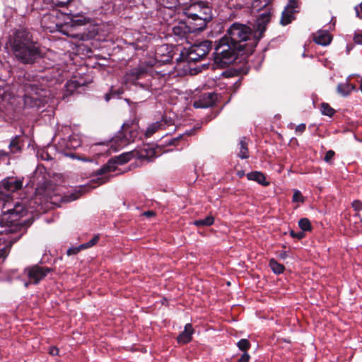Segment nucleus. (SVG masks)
Here are the masks:
<instances>
[{"label": "nucleus", "mask_w": 362, "mask_h": 362, "mask_svg": "<svg viewBox=\"0 0 362 362\" xmlns=\"http://www.w3.org/2000/svg\"><path fill=\"white\" fill-rule=\"evenodd\" d=\"M272 0H254L252 8L259 11L265 8L253 25V28L250 26L234 23L227 30L226 34L221 38L223 44L228 42L238 52H246V55H251L259 41L264 37L268 24L272 18V7L269 5Z\"/></svg>", "instance_id": "f257e3e1"}, {"label": "nucleus", "mask_w": 362, "mask_h": 362, "mask_svg": "<svg viewBox=\"0 0 362 362\" xmlns=\"http://www.w3.org/2000/svg\"><path fill=\"white\" fill-rule=\"evenodd\" d=\"M23 178L8 177L0 182V202H2L0 226L8 229L0 230V234L26 230L33 223L32 218L21 219L27 216L28 209L19 202L13 203L10 199L11 194L21 189Z\"/></svg>", "instance_id": "f03ea898"}, {"label": "nucleus", "mask_w": 362, "mask_h": 362, "mask_svg": "<svg viewBox=\"0 0 362 362\" xmlns=\"http://www.w3.org/2000/svg\"><path fill=\"white\" fill-rule=\"evenodd\" d=\"M6 45L15 58L23 64L33 65L45 57L41 44L34 40L33 34L27 28L13 30Z\"/></svg>", "instance_id": "7ed1b4c3"}, {"label": "nucleus", "mask_w": 362, "mask_h": 362, "mask_svg": "<svg viewBox=\"0 0 362 362\" xmlns=\"http://www.w3.org/2000/svg\"><path fill=\"white\" fill-rule=\"evenodd\" d=\"M139 119L136 117L123 123L122 129L110 141V148L117 151L136 139H141L142 134L139 129Z\"/></svg>", "instance_id": "20e7f679"}, {"label": "nucleus", "mask_w": 362, "mask_h": 362, "mask_svg": "<svg viewBox=\"0 0 362 362\" xmlns=\"http://www.w3.org/2000/svg\"><path fill=\"white\" fill-rule=\"evenodd\" d=\"M214 53V62L217 67L224 69L228 67L237 60L240 62L245 60L249 55H246V52H238L237 49H234L230 46V43L223 44L218 40V43L215 48Z\"/></svg>", "instance_id": "39448f33"}, {"label": "nucleus", "mask_w": 362, "mask_h": 362, "mask_svg": "<svg viewBox=\"0 0 362 362\" xmlns=\"http://www.w3.org/2000/svg\"><path fill=\"white\" fill-rule=\"evenodd\" d=\"M184 14L199 31L206 29V25L212 20L211 8L204 2L198 1L184 10Z\"/></svg>", "instance_id": "423d86ee"}, {"label": "nucleus", "mask_w": 362, "mask_h": 362, "mask_svg": "<svg viewBox=\"0 0 362 362\" xmlns=\"http://www.w3.org/2000/svg\"><path fill=\"white\" fill-rule=\"evenodd\" d=\"M69 18L70 21L64 24L66 30L63 33L65 35L81 41L89 40L95 37V31L86 32L81 29L90 23V18L80 14H71Z\"/></svg>", "instance_id": "0eeeda50"}, {"label": "nucleus", "mask_w": 362, "mask_h": 362, "mask_svg": "<svg viewBox=\"0 0 362 362\" xmlns=\"http://www.w3.org/2000/svg\"><path fill=\"white\" fill-rule=\"evenodd\" d=\"M24 106L26 108L40 107L47 103V90L41 88L37 83H25L23 85Z\"/></svg>", "instance_id": "6e6552de"}, {"label": "nucleus", "mask_w": 362, "mask_h": 362, "mask_svg": "<svg viewBox=\"0 0 362 362\" xmlns=\"http://www.w3.org/2000/svg\"><path fill=\"white\" fill-rule=\"evenodd\" d=\"M212 47V42L204 40L199 44H195L189 48H184L180 53V60L188 63L197 62L202 60Z\"/></svg>", "instance_id": "1a4fd4ad"}, {"label": "nucleus", "mask_w": 362, "mask_h": 362, "mask_svg": "<svg viewBox=\"0 0 362 362\" xmlns=\"http://www.w3.org/2000/svg\"><path fill=\"white\" fill-rule=\"evenodd\" d=\"M199 28H197L187 18L186 20L180 21L177 25L173 28V33L176 36L178 40H187L191 33H199Z\"/></svg>", "instance_id": "9d476101"}, {"label": "nucleus", "mask_w": 362, "mask_h": 362, "mask_svg": "<svg viewBox=\"0 0 362 362\" xmlns=\"http://www.w3.org/2000/svg\"><path fill=\"white\" fill-rule=\"evenodd\" d=\"M132 158H135L134 151L123 153L119 156L111 158L105 165L98 170V174L102 175L107 173L114 172L116 170V167L115 166V164H124L129 161Z\"/></svg>", "instance_id": "9b49d317"}, {"label": "nucleus", "mask_w": 362, "mask_h": 362, "mask_svg": "<svg viewBox=\"0 0 362 362\" xmlns=\"http://www.w3.org/2000/svg\"><path fill=\"white\" fill-rule=\"evenodd\" d=\"M52 271V269L49 267L35 264L25 267L24 273L27 274L30 282L36 285L44 279Z\"/></svg>", "instance_id": "f8f14e48"}, {"label": "nucleus", "mask_w": 362, "mask_h": 362, "mask_svg": "<svg viewBox=\"0 0 362 362\" xmlns=\"http://www.w3.org/2000/svg\"><path fill=\"white\" fill-rule=\"evenodd\" d=\"M82 144L81 137L79 134H72L66 138H62L57 143L59 150L65 151L66 150L76 149L81 146ZM64 153L71 158H76V154L71 153Z\"/></svg>", "instance_id": "ddd939ff"}, {"label": "nucleus", "mask_w": 362, "mask_h": 362, "mask_svg": "<svg viewBox=\"0 0 362 362\" xmlns=\"http://www.w3.org/2000/svg\"><path fill=\"white\" fill-rule=\"evenodd\" d=\"M218 98V94L215 93H203L194 102L193 106L196 108L209 107L215 105Z\"/></svg>", "instance_id": "4468645a"}, {"label": "nucleus", "mask_w": 362, "mask_h": 362, "mask_svg": "<svg viewBox=\"0 0 362 362\" xmlns=\"http://www.w3.org/2000/svg\"><path fill=\"white\" fill-rule=\"evenodd\" d=\"M23 230V231L21 232L20 235L11 239H4L3 238H0V264L4 261L9 254L12 245L21 238L23 233L25 231L24 230Z\"/></svg>", "instance_id": "2eb2a0df"}, {"label": "nucleus", "mask_w": 362, "mask_h": 362, "mask_svg": "<svg viewBox=\"0 0 362 362\" xmlns=\"http://www.w3.org/2000/svg\"><path fill=\"white\" fill-rule=\"evenodd\" d=\"M147 69L144 66L134 67L129 70L124 76L126 83H135L139 79L146 76Z\"/></svg>", "instance_id": "dca6fc26"}, {"label": "nucleus", "mask_w": 362, "mask_h": 362, "mask_svg": "<svg viewBox=\"0 0 362 362\" xmlns=\"http://www.w3.org/2000/svg\"><path fill=\"white\" fill-rule=\"evenodd\" d=\"M135 158H138L142 160H151L153 158L157 156L156 149L151 147L150 146H144L143 148L135 150Z\"/></svg>", "instance_id": "f3484780"}, {"label": "nucleus", "mask_w": 362, "mask_h": 362, "mask_svg": "<svg viewBox=\"0 0 362 362\" xmlns=\"http://www.w3.org/2000/svg\"><path fill=\"white\" fill-rule=\"evenodd\" d=\"M194 330L192 324H186L184 331L182 332L177 337V342L182 344H186L190 342L192 339V334H194Z\"/></svg>", "instance_id": "a211bd4d"}, {"label": "nucleus", "mask_w": 362, "mask_h": 362, "mask_svg": "<svg viewBox=\"0 0 362 362\" xmlns=\"http://www.w3.org/2000/svg\"><path fill=\"white\" fill-rule=\"evenodd\" d=\"M81 87V84L76 81H68L64 86V91L63 93V99H65L69 95H73L77 91L78 88Z\"/></svg>", "instance_id": "6ab92c4d"}, {"label": "nucleus", "mask_w": 362, "mask_h": 362, "mask_svg": "<svg viewBox=\"0 0 362 362\" xmlns=\"http://www.w3.org/2000/svg\"><path fill=\"white\" fill-rule=\"evenodd\" d=\"M247 178L249 180H253L262 186L269 185V182L266 180V177L264 173L260 171H252L247 174Z\"/></svg>", "instance_id": "aec40b11"}, {"label": "nucleus", "mask_w": 362, "mask_h": 362, "mask_svg": "<svg viewBox=\"0 0 362 362\" xmlns=\"http://www.w3.org/2000/svg\"><path fill=\"white\" fill-rule=\"evenodd\" d=\"M249 139L245 136L240 138L239 141L240 148L238 153V156L241 159H247L250 157V153L248 149V141Z\"/></svg>", "instance_id": "412c9836"}, {"label": "nucleus", "mask_w": 362, "mask_h": 362, "mask_svg": "<svg viewBox=\"0 0 362 362\" xmlns=\"http://www.w3.org/2000/svg\"><path fill=\"white\" fill-rule=\"evenodd\" d=\"M354 89L356 86L348 82L341 83L337 86V92L343 96L348 95Z\"/></svg>", "instance_id": "4be33fe9"}, {"label": "nucleus", "mask_w": 362, "mask_h": 362, "mask_svg": "<svg viewBox=\"0 0 362 362\" xmlns=\"http://www.w3.org/2000/svg\"><path fill=\"white\" fill-rule=\"evenodd\" d=\"M162 122L157 121L154 123L151 124L146 129L144 136L146 138H149L153 136L156 132L160 129H163Z\"/></svg>", "instance_id": "5701e85b"}, {"label": "nucleus", "mask_w": 362, "mask_h": 362, "mask_svg": "<svg viewBox=\"0 0 362 362\" xmlns=\"http://www.w3.org/2000/svg\"><path fill=\"white\" fill-rule=\"evenodd\" d=\"M269 266L275 274H281L285 271V267L279 263L274 258L269 259Z\"/></svg>", "instance_id": "b1692460"}, {"label": "nucleus", "mask_w": 362, "mask_h": 362, "mask_svg": "<svg viewBox=\"0 0 362 362\" xmlns=\"http://www.w3.org/2000/svg\"><path fill=\"white\" fill-rule=\"evenodd\" d=\"M214 223V217L212 215H209L204 218L195 220L194 225L197 227L210 226Z\"/></svg>", "instance_id": "393cba45"}, {"label": "nucleus", "mask_w": 362, "mask_h": 362, "mask_svg": "<svg viewBox=\"0 0 362 362\" xmlns=\"http://www.w3.org/2000/svg\"><path fill=\"white\" fill-rule=\"evenodd\" d=\"M314 41L318 45L325 46L331 42L332 36L329 33L320 34L314 38Z\"/></svg>", "instance_id": "a878e982"}, {"label": "nucleus", "mask_w": 362, "mask_h": 362, "mask_svg": "<svg viewBox=\"0 0 362 362\" xmlns=\"http://www.w3.org/2000/svg\"><path fill=\"white\" fill-rule=\"evenodd\" d=\"M124 90L122 88H115L112 86L108 93L104 95L105 100L108 102L112 98H119L120 95L123 94Z\"/></svg>", "instance_id": "bb28decb"}, {"label": "nucleus", "mask_w": 362, "mask_h": 362, "mask_svg": "<svg viewBox=\"0 0 362 362\" xmlns=\"http://www.w3.org/2000/svg\"><path fill=\"white\" fill-rule=\"evenodd\" d=\"M293 11H288L285 8V10L281 13V18L280 23L283 25H286L291 23L293 19Z\"/></svg>", "instance_id": "cd10ccee"}, {"label": "nucleus", "mask_w": 362, "mask_h": 362, "mask_svg": "<svg viewBox=\"0 0 362 362\" xmlns=\"http://www.w3.org/2000/svg\"><path fill=\"white\" fill-rule=\"evenodd\" d=\"M8 148L11 153H16L21 151L20 146V136H16L13 138L9 144Z\"/></svg>", "instance_id": "c85d7f7f"}, {"label": "nucleus", "mask_w": 362, "mask_h": 362, "mask_svg": "<svg viewBox=\"0 0 362 362\" xmlns=\"http://www.w3.org/2000/svg\"><path fill=\"white\" fill-rule=\"evenodd\" d=\"M298 226L302 232L311 231L313 229L310 220L307 218H302L298 221Z\"/></svg>", "instance_id": "c756f323"}, {"label": "nucleus", "mask_w": 362, "mask_h": 362, "mask_svg": "<svg viewBox=\"0 0 362 362\" xmlns=\"http://www.w3.org/2000/svg\"><path fill=\"white\" fill-rule=\"evenodd\" d=\"M237 346L240 351L247 352L250 349V342L247 339H241L237 343Z\"/></svg>", "instance_id": "7c9ffc66"}, {"label": "nucleus", "mask_w": 362, "mask_h": 362, "mask_svg": "<svg viewBox=\"0 0 362 362\" xmlns=\"http://www.w3.org/2000/svg\"><path fill=\"white\" fill-rule=\"evenodd\" d=\"M100 240V235H95L91 240H90L88 242L81 244V248H83V250L91 247L94 245H95Z\"/></svg>", "instance_id": "2f4dec72"}, {"label": "nucleus", "mask_w": 362, "mask_h": 362, "mask_svg": "<svg viewBox=\"0 0 362 362\" xmlns=\"http://www.w3.org/2000/svg\"><path fill=\"white\" fill-rule=\"evenodd\" d=\"M163 5L168 8H175L180 5V0H161Z\"/></svg>", "instance_id": "473e14b6"}, {"label": "nucleus", "mask_w": 362, "mask_h": 362, "mask_svg": "<svg viewBox=\"0 0 362 362\" xmlns=\"http://www.w3.org/2000/svg\"><path fill=\"white\" fill-rule=\"evenodd\" d=\"M321 113H335L334 109L330 107L328 103H322L320 106Z\"/></svg>", "instance_id": "72a5a7b5"}, {"label": "nucleus", "mask_w": 362, "mask_h": 362, "mask_svg": "<svg viewBox=\"0 0 362 362\" xmlns=\"http://www.w3.org/2000/svg\"><path fill=\"white\" fill-rule=\"evenodd\" d=\"M160 122H162V127L164 129L165 126H170L174 124L173 119L170 117H168L167 115H163L162 119L160 121Z\"/></svg>", "instance_id": "f704fd0d"}, {"label": "nucleus", "mask_w": 362, "mask_h": 362, "mask_svg": "<svg viewBox=\"0 0 362 362\" xmlns=\"http://www.w3.org/2000/svg\"><path fill=\"white\" fill-rule=\"evenodd\" d=\"M81 195V191H77L76 192H74V193H71L70 195L69 196H66L64 197V200L65 202H71V201H74V200H76L77 199H78Z\"/></svg>", "instance_id": "c9c22d12"}, {"label": "nucleus", "mask_w": 362, "mask_h": 362, "mask_svg": "<svg viewBox=\"0 0 362 362\" xmlns=\"http://www.w3.org/2000/svg\"><path fill=\"white\" fill-rule=\"evenodd\" d=\"M292 200L293 202H304V198L301 192L298 190H296L293 194Z\"/></svg>", "instance_id": "e433bc0d"}, {"label": "nucleus", "mask_w": 362, "mask_h": 362, "mask_svg": "<svg viewBox=\"0 0 362 362\" xmlns=\"http://www.w3.org/2000/svg\"><path fill=\"white\" fill-rule=\"evenodd\" d=\"M290 235L293 238H297L298 240H302L305 237V233L302 231H299V232L296 233L293 230H291Z\"/></svg>", "instance_id": "4c0bfd02"}, {"label": "nucleus", "mask_w": 362, "mask_h": 362, "mask_svg": "<svg viewBox=\"0 0 362 362\" xmlns=\"http://www.w3.org/2000/svg\"><path fill=\"white\" fill-rule=\"evenodd\" d=\"M335 156V152L332 150H329L326 152L324 160L327 163H330Z\"/></svg>", "instance_id": "58836bf2"}, {"label": "nucleus", "mask_w": 362, "mask_h": 362, "mask_svg": "<svg viewBox=\"0 0 362 362\" xmlns=\"http://www.w3.org/2000/svg\"><path fill=\"white\" fill-rule=\"evenodd\" d=\"M351 206H352L353 209L356 211H360L362 210V202L361 200H358V199L354 200L352 202Z\"/></svg>", "instance_id": "ea45409f"}, {"label": "nucleus", "mask_w": 362, "mask_h": 362, "mask_svg": "<svg viewBox=\"0 0 362 362\" xmlns=\"http://www.w3.org/2000/svg\"><path fill=\"white\" fill-rule=\"evenodd\" d=\"M81 250H83V249L81 248V245H80L78 247H70L69 249H68L66 254L69 256L76 255L78 252H79Z\"/></svg>", "instance_id": "a19ab883"}, {"label": "nucleus", "mask_w": 362, "mask_h": 362, "mask_svg": "<svg viewBox=\"0 0 362 362\" xmlns=\"http://www.w3.org/2000/svg\"><path fill=\"white\" fill-rule=\"evenodd\" d=\"M71 1V0H53L52 2L59 7H65L69 4Z\"/></svg>", "instance_id": "79ce46f5"}, {"label": "nucleus", "mask_w": 362, "mask_h": 362, "mask_svg": "<svg viewBox=\"0 0 362 362\" xmlns=\"http://www.w3.org/2000/svg\"><path fill=\"white\" fill-rule=\"evenodd\" d=\"M185 134H181L179 136L176 137V138H174V139H171L170 140H169V141L167 143L168 145L169 146H176L177 145L178 142L180 141V139H182L183 138Z\"/></svg>", "instance_id": "37998d69"}, {"label": "nucleus", "mask_w": 362, "mask_h": 362, "mask_svg": "<svg viewBox=\"0 0 362 362\" xmlns=\"http://www.w3.org/2000/svg\"><path fill=\"white\" fill-rule=\"evenodd\" d=\"M250 356L247 352H244L241 356L238 358L239 362H249Z\"/></svg>", "instance_id": "c03bdc74"}, {"label": "nucleus", "mask_w": 362, "mask_h": 362, "mask_svg": "<svg viewBox=\"0 0 362 362\" xmlns=\"http://www.w3.org/2000/svg\"><path fill=\"white\" fill-rule=\"evenodd\" d=\"M297 7V2L295 0H290L288 4L286 7V10L293 11Z\"/></svg>", "instance_id": "a18cd8bd"}, {"label": "nucleus", "mask_w": 362, "mask_h": 362, "mask_svg": "<svg viewBox=\"0 0 362 362\" xmlns=\"http://www.w3.org/2000/svg\"><path fill=\"white\" fill-rule=\"evenodd\" d=\"M354 41L356 44L362 45V33H356L354 36Z\"/></svg>", "instance_id": "49530a36"}, {"label": "nucleus", "mask_w": 362, "mask_h": 362, "mask_svg": "<svg viewBox=\"0 0 362 362\" xmlns=\"http://www.w3.org/2000/svg\"><path fill=\"white\" fill-rule=\"evenodd\" d=\"M305 128H306L305 124H303V123L300 124L296 127V132L302 134L303 132H305Z\"/></svg>", "instance_id": "de8ad7c7"}, {"label": "nucleus", "mask_w": 362, "mask_h": 362, "mask_svg": "<svg viewBox=\"0 0 362 362\" xmlns=\"http://www.w3.org/2000/svg\"><path fill=\"white\" fill-rule=\"evenodd\" d=\"M156 215V213L153 211H145L144 213V216L148 217V218H150V217H153Z\"/></svg>", "instance_id": "09e8293b"}, {"label": "nucleus", "mask_w": 362, "mask_h": 362, "mask_svg": "<svg viewBox=\"0 0 362 362\" xmlns=\"http://www.w3.org/2000/svg\"><path fill=\"white\" fill-rule=\"evenodd\" d=\"M279 257L282 259H285L288 257V253L286 251H281L279 253Z\"/></svg>", "instance_id": "8fccbe9b"}, {"label": "nucleus", "mask_w": 362, "mask_h": 362, "mask_svg": "<svg viewBox=\"0 0 362 362\" xmlns=\"http://www.w3.org/2000/svg\"><path fill=\"white\" fill-rule=\"evenodd\" d=\"M58 352H59V350H58V349H57V348H56V347H54V346L51 347L50 351H49V354H50L51 355H53V356H54V355H57V354H58Z\"/></svg>", "instance_id": "3c124183"}, {"label": "nucleus", "mask_w": 362, "mask_h": 362, "mask_svg": "<svg viewBox=\"0 0 362 362\" xmlns=\"http://www.w3.org/2000/svg\"><path fill=\"white\" fill-rule=\"evenodd\" d=\"M108 178L107 177H98V183L99 185H102L103 183H105L107 181H108Z\"/></svg>", "instance_id": "603ef678"}, {"label": "nucleus", "mask_w": 362, "mask_h": 362, "mask_svg": "<svg viewBox=\"0 0 362 362\" xmlns=\"http://www.w3.org/2000/svg\"><path fill=\"white\" fill-rule=\"evenodd\" d=\"M0 156H8V153L6 152V151H0Z\"/></svg>", "instance_id": "864d4df0"}, {"label": "nucleus", "mask_w": 362, "mask_h": 362, "mask_svg": "<svg viewBox=\"0 0 362 362\" xmlns=\"http://www.w3.org/2000/svg\"><path fill=\"white\" fill-rule=\"evenodd\" d=\"M45 156H46V157H44L43 154L42 155V159H46V160L52 159V158L49 156V155L48 153H46Z\"/></svg>", "instance_id": "5fc2aeb1"}, {"label": "nucleus", "mask_w": 362, "mask_h": 362, "mask_svg": "<svg viewBox=\"0 0 362 362\" xmlns=\"http://www.w3.org/2000/svg\"><path fill=\"white\" fill-rule=\"evenodd\" d=\"M194 134V130H189V131H187L185 134L187 135V136H191Z\"/></svg>", "instance_id": "6e6d98bb"}, {"label": "nucleus", "mask_w": 362, "mask_h": 362, "mask_svg": "<svg viewBox=\"0 0 362 362\" xmlns=\"http://www.w3.org/2000/svg\"><path fill=\"white\" fill-rule=\"evenodd\" d=\"M30 284H33V283H32V282H30V280H29V281L25 282V288H28V286H29Z\"/></svg>", "instance_id": "4d7b16f0"}, {"label": "nucleus", "mask_w": 362, "mask_h": 362, "mask_svg": "<svg viewBox=\"0 0 362 362\" xmlns=\"http://www.w3.org/2000/svg\"><path fill=\"white\" fill-rule=\"evenodd\" d=\"M238 175H239L240 177H242V176H243V175H244V173H243V172H242V173L239 172V173H238Z\"/></svg>", "instance_id": "13d9d810"}, {"label": "nucleus", "mask_w": 362, "mask_h": 362, "mask_svg": "<svg viewBox=\"0 0 362 362\" xmlns=\"http://www.w3.org/2000/svg\"><path fill=\"white\" fill-rule=\"evenodd\" d=\"M360 89H361V90L362 92V77H361V79Z\"/></svg>", "instance_id": "bf43d9fd"}, {"label": "nucleus", "mask_w": 362, "mask_h": 362, "mask_svg": "<svg viewBox=\"0 0 362 362\" xmlns=\"http://www.w3.org/2000/svg\"><path fill=\"white\" fill-rule=\"evenodd\" d=\"M329 117H332L333 115L329 114L327 115Z\"/></svg>", "instance_id": "052dcab7"}, {"label": "nucleus", "mask_w": 362, "mask_h": 362, "mask_svg": "<svg viewBox=\"0 0 362 362\" xmlns=\"http://www.w3.org/2000/svg\"><path fill=\"white\" fill-rule=\"evenodd\" d=\"M237 362H239V360H238V361H237Z\"/></svg>", "instance_id": "680f3d73"}]
</instances>
